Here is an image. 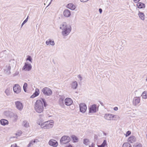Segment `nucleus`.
<instances>
[{
	"label": "nucleus",
	"mask_w": 147,
	"mask_h": 147,
	"mask_svg": "<svg viewBox=\"0 0 147 147\" xmlns=\"http://www.w3.org/2000/svg\"><path fill=\"white\" fill-rule=\"evenodd\" d=\"M140 0H133L135 3H137Z\"/></svg>",
	"instance_id": "obj_42"
},
{
	"label": "nucleus",
	"mask_w": 147,
	"mask_h": 147,
	"mask_svg": "<svg viewBox=\"0 0 147 147\" xmlns=\"http://www.w3.org/2000/svg\"><path fill=\"white\" fill-rule=\"evenodd\" d=\"M5 93L6 94V95L7 96H9L10 95V89L9 88H7L5 91Z\"/></svg>",
	"instance_id": "obj_33"
},
{
	"label": "nucleus",
	"mask_w": 147,
	"mask_h": 147,
	"mask_svg": "<svg viewBox=\"0 0 147 147\" xmlns=\"http://www.w3.org/2000/svg\"><path fill=\"white\" fill-rule=\"evenodd\" d=\"M102 145V146H103L105 147V146L106 145H107V141L106 140H104L103 143L101 144Z\"/></svg>",
	"instance_id": "obj_38"
},
{
	"label": "nucleus",
	"mask_w": 147,
	"mask_h": 147,
	"mask_svg": "<svg viewBox=\"0 0 147 147\" xmlns=\"http://www.w3.org/2000/svg\"><path fill=\"white\" fill-rule=\"evenodd\" d=\"M67 7L71 10H74L76 8V6L72 3L68 4L67 6Z\"/></svg>",
	"instance_id": "obj_16"
},
{
	"label": "nucleus",
	"mask_w": 147,
	"mask_h": 147,
	"mask_svg": "<svg viewBox=\"0 0 147 147\" xmlns=\"http://www.w3.org/2000/svg\"><path fill=\"white\" fill-rule=\"evenodd\" d=\"M11 66L9 65L6 66L5 69V71L7 74H11Z\"/></svg>",
	"instance_id": "obj_17"
},
{
	"label": "nucleus",
	"mask_w": 147,
	"mask_h": 147,
	"mask_svg": "<svg viewBox=\"0 0 147 147\" xmlns=\"http://www.w3.org/2000/svg\"><path fill=\"white\" fill-rule=\"evenodd\" d=\"M39 94V90L38 89H36L35 92L31 96V98H34L38 96Z\"/></svg>",
	"instance_id": "obj_18"
},
{
	"label": "nucleus",
	"mask_w": 147,
	"mask_h": 147,
	"mask_svg": "<svg viewBox=\"0 0 147 147\" xmlns=\"http://www.w3.org/2000/svg\"><path fill=\"white\" fill-rule=\"evenodd\" d=\"M122 147H131V146L130 144L126 142L123 144Z\"/></svg>",
	"instance_id": "obj_29"
},
{
	"label": "nucleus",
	"mask_w": 147,
	"mask_h": 147,
	"mask_svg": "<svg viewBox=\"0 0 147 147\" xmlns=\"http://www.w3.org/2000/svg\"><path fill=\"white\" fill-rule=\"evenodd\" d=\"M18 146H17V145L16 144V146H15V147H17Z\"/></svg>",
	"instance_id": "obj_53"
},
{
	"label": "nucleus",
	"mask_w": 147,
	"mask_h": 147,
	"mask_svg": "<svg viewBox=\"0 0 147 147\" xmlns=\"http://www.w3.org/2000/svg\"><path fill=\"white\" fill-rule=\"evenodd\" d=\"M99 11L100 13H101L102 12V10L100 8L99 9Z\"/></svg>",
	"instance_id": "obj_43"
},
{
	"label": "nucleus",
	"mask_w": 147,
	"mask_h": 147,
	"mask_svg": "<svg viewBox=\"0 0 147 147\" xmlns=\"http://www.w3.org/2000/svg\"><path fill=\"white\" fill-rule=\"evenodd\" d=\"M96 112V105L95 104L92 105L89 108V113H93Z\"/></svg>",
	"instance_id": "obj_11"
},
{
	"label": "nucleus",
	"mask_w": 147,
	"mask_h": 147,
	"mask_svg": "<svg viewBox=\"0 0 147 147\" xmlns=\"http://www.w3.org/2000/svg\"><path fill=\"white\" fill-rule=\"evenodd\" d=\"M13 119L14 121H16L18 119V116L16 114H13Z\"/></svg>",
	"instance_id": "obj_32"
},
{
	"label": "nucleus",
	"mask_w": 147,
	"mask_h": 147,
	"mask_svg": "<svg viewBox=\"0 0 147 147\" xmlns=\"http://www.w3.org/2000/svg\"><path fill=\"white\" fill-rule=\"evenodd\" d=\"M28 17H27V18L26 19V20H24V21L22 23V24L21 27H22L23 26V25H24L27 22V21H28Z\"/></svg>",
	"instance_id": "obj_36"
},
{
	"label": "nucleus",
	"mask_w": 147,
	"mask_h": 147,
	"mask_svg": "<svg viewBox=\"0 0 147 147\" xmlns=\"http://www.w3.org/2000/svg\"><path fill=\"white\" fill-rule=\"evenodd\" d=\"M78 78L80 79V80L81 81L82 80V78L80 75H78Z\"/></svg>",
	"instance_id": "obj_41"
},
{
	"label": "nucleus",
	"mask_w": 147,
	"mask_h": 147,
	"mask_svg": "<svg viewBox=\"0 0 147 147\" xmlns=\"http://www.w3.org/2000/svg\"><path fill=\"white\" fill-rule=\"evenodd\" d=\"M136 141V138L134 136H131L128 139V142L131 143H133L135 142Z\"/></svg>",
	"instance_id": "obj_19"
},
{
	"label": "nucleus",
	"mask_w": 147,
	"mask_h": 147,
	"mask_svg": "<svg viewBox=\"0 0 147 147\" xmlns=\"http://www.w3.org/2000/svg\"><path fill=\"white\" fill-rule=\"evenodd\" d=\"M60 28L62 30V34L64 36L68 35L71 30V27L67 25L65 22L63 23L60 26Z\"/></svg>",
	"instance_id": "obj_2"
},
{
	"label": "nucleus",
	"mask_w": 147,
	"mask_h": 147,
	"mask_svg": "<svg viewBox=\"0 0 147 147\" xmlns=\"http://www.w3.org/2000/svg\"><path fill=\"white\" fill-rule=\"evenodd\" d=\"M15 146H16V144H14L12 145H11V146L10 147H15Z\"/></svg>",
	"instance_id": "obj_46"
},
{
	"label": "nucleus",
	"mask_w": 147,
	"mask_h": 147,
	"mask_svg": "<svg viewBox=\"0 0 147 147\" xmlns=\"http://www.w3.org/2000/svg\"><path fill=\"white\" fill-rule=\"evenodd\" d=\"M138 16L139 18L142 20H144L145 19V15L144 13L141 12L140 11H139Z\"/></svg>",
	"instance_id": "obj_24"
},
{
	"label": "nucleus",
	"mask_w": 147,
	"mask_h": 147,
	"mask_svg": "<svg viewBox=\"0 0 147 147\" xmlns=\"http://www.w3.org/2000/svg\"><path fill=\"white\" fill-rule=\"evenodd\" d=\"M80 111L83 113H84L86 110L87 108L86 105L84 103H80L79 105Z\"/></svg>",
	"instance_id": "obj_6"
},
{
	"label": "nucleus",
	"mask_w": 147,
	"mask_h": 147,
	"mask_svg": "<svg viewBox=\"0 0 147 147\" xmlns=\"http://www.w3.org/2000/svg\"><path fill=\"white\" fill-rule=\"evenodd\" d=\"M46 43L47 45H51L52 46H54L55 45L54 41L52 40L51 39H49L47 40Z\"/></svg>",
	"instance_id": "obj_22"
},
{
	"label": "nucleus",
	"mask_w": 147,
	"mask_h": 147,
	"mask_svg": "<svg viewBox=\"0 0 147 147\" xmlns=\"http://www.w3.org/2000/svg\"><path fill=\"white\" fill-rule=\"evenodd\" d=\"M14 92L17 94L21 92V88L18 84H16L13 87Z\"/></svg>",
	"instance_id": "obj_8"
},
{
	"label": "nucleus",
	"mask_w": 147,
	"mask_h": 147,
	"mask_svg": "<svg viewBox=\"0 0 147 147\" xmlns=\"http://www.w3.org/2000/svg\"><path fill=\"white\" fill-rule=\"evenodd\" d=\"M6 51V50H4V51H2V52H4H4H5Z\"/></svg>",
	"instance_id": "obj_52"
},
{
	"label": "nucleus",
	"mask_w": 147,
	"mask_h": 147,
	"mask_svg": "<svg viewBox=\"0 0 147 147\" xmlns=\"http://www.w3.org/2000/svg\"><path fill=\"white\" fill-rule=\"evenodd\" d=\"M28 58L26 59V60L30 61L31 63H32V59L30 56H28Z\"/></svg>",
	"instance_id": "obj_37"
},
{
	"label": "nucleus",
	"mask_w": 147,
	"mask_h": 147,
	"mask_svg": "<svg viewBox=\"0 0 147 147\" xmlns=\"http://www.w3.org/2000/svg\"><path fill=\"white\" fill-rule=\"evenodd\" d=\"M89 140L87 139H84L83 140V143L86 146L89 144Z\"/></svg>",
	"instance_id": "obj_28"
},
{
	"label": "nucleus",
	"mask_w": 147,
	"mask_h": 147,
	"mask_svg": "<svg viewBox=\"0 0 147 147\" xmlns=\"http://www.w3.org/2000/svg\"><path fill=\"white\" fill-rule=\"evenodd\" d=\"M141 96L142 98L144 99L147 98V91H144L142 93Z\"/></svg>",
	"instance_id": "obj_27"
},
{
	"label": "nucleus",
	"mask_w": 147,
	"mask_h": 147,
	"mask_svg": "<svg viewBox=\"0 0 147 147\" xmlns=\"http://www.w3.org/2000/svg\"><path fill=\"white\" fill-rule=\"evenodd\" d=\"M78 83L75 81L72 82L71 84V87L74 89H76L78 87Z\"/></svg>",
	"instance_id": "obj_21"
},
{
	"label": "nucleus",
	"mask_w": 147,
	"mask_h": 147,
	"mask_svg": "<svg viewBox=\"0 0 147 147\" xmlns=\"http://www.w3.org/2000/svg\"><path fill=\"white\" fill-rule=\"evenodd\" d=\"M70 141V137L67 136H63L60 139V143L61 144H66Z\"/></svg>",
	"instance_id": "obj_4"
},
{
	"label": "nucleus",
	"mask_w": 147,
	"mask_h": 147,
	"mask_svg": "<svg viewBox=\"0 0 147 147\" xmlns=\"http://www.w3.org/2000/svg\"><path fill=\"white\" fill-rule=\"evenodd\" d=\"M63 101L64 98H63L61 97L59 98V103L60 106L62 107L64 106Z\"/></svg>",
	"instance_id": "obj_25"
},
{
	"label": "nucleus",
	"mask_w": 147,
	"mask_h": 147,
	"mask_svg": "<svg viewBox=\"0 0 147 147\" xmlns=\"http://www.w3.org/2000/svg\"><path fill=\"white\" fill-rule=\"evenodd\" d=\"M41 128L44 129H50L52 128L53 126L54 121L51 120L50 122L49 121H45L43 123H39Z\"/></svg>",
	"instance_id": "obj_3"
},
{
	"label": "nucleus",
	"mask_w": 147,
	"mask_h": 147,
	"mask_svg": "<svg viewBox=\"0 0 147 147\" xmlns=\"http://www.w3.org/2000/svg\"><path fill=\"white\" fill-rule=\"evenodd\" d=\"M133 104L134 106H136L140 102L139 97H136L134 98L133 100Z\"/></svg>",
	"instance_id": "obj_13"
},
{
	"label": "nucleus",
	"mask_w": 147,
	"mask_h": 147,
	"mask_svg": "<svg viewBox=\"0 0 147 147\" xmlns=\"http://www.w3.org/2000/svg\"><path fill=\"white\" fill-rule=\"evenodd\" d=\"M98 147H104L102 144L98 146Z\"/></svg>",
	"instance_id": "obj_48"
},
{
	"label": "nucleus",
	"mask_w": 147,
	"mask_h": 147,
	"mask_svg": "<svg viewBox=\"0 0 147 147\" xmlns=\"http://www.w3.org/2000/svg\"><path fill=\"white\" fill-rule=\"evenodd\" d=\"M36 142L35 140L31 141L30 142H29V144L28 145V147H30L31 146H32L34 144V143H35Z\"/></svg>",
	"instance_id": "obj_31"
},
{
	"label": "nucleus",
	"mask_w": 147,
	"mask_h": 147,
	"mask_svg": "<svg viewBox=\"0 0 147 147\" xmlns=\"http://www.w3.org/2000/svg\"><path fill=\"white\" fill-rule=\"evenodd\" d=\"M45 107L47 105L46 102L44 99L36 100L35 105L34 108L36 111L38 113H40L43 111V105Z\"/></svg>",
	"instance_id": "obj_1"
},
{
	"label": "nucleus",
	"mask_w": 147,
	"mask_h": 147,
	"mask_svg": "<svg viewBox=\"0 0 147 147\" xmlns=\"http://www.w3.org/2000/svg\"><path fill=\"white\" fill-rule=\"evenodd\" d=\"M114 115L111 114H106L104 116V118L108 120H111L114 117Z\"/></svg>",
	"instance_id": "obj_12"
},
{
	"label": "nucleus",
	"mask_w": 147,
	"mask_h": 147,
	"mask_svg": "<svg viewBox=\"0 0 147 147\" xmlns=\"http://www.w3.org/2000/svg\"><path fill=\"white\" fill-rule=\"evenodd\" d=\"M71 138L74 140V142H77L78 141V138L77 137L74 135H72L71 136Z\"/></svg>",
	"instance_id": "obj_30"
},
{
	"label": "nucleus",
	"mask_w": 147,
	"mask_h": 147,
	"mask_svg": "<svg viewBox=\"0 0 147 147\" xmlns=\"http://www.w3.org/2000/svg\"><path fill=\"white\" fill-rule=\"evenodd\" d=\"M0 123L1 125L5 126L8 124V121L7 120L2 119L0 120Z\"/></svg>",
	"instance_id": "obj_20"
},
{
	"label": "nucleus",
	"mask_w": 147,
	"mask_h": 147,
	"mask_svg": "<svg viewBox=\"0 0 147 147\" xmlns=\"http://www.w3.org/2000/svg\"><path fill=\"white\" fill-rule=\"evenodd\" d=\"M146 81H147V76L146 78Z\"/></svg>",
	"instance_id": "obj_54"
},
{
	"label": "nucleus",
	"mask_w": 147,
	"mask_h": 147,
	"mask_svg": "<svg viewBox=\"0 0 147 147\" xmlns=\"http://www.w3.org/2000/svg\"><path fill=\"white\" fill-rule=\"evenodd\" d=\"M63 14L65 17H68L71 15V12L69 10L66 9L64 11Z\"/></svg>",
	"instance_id": "obj_15"
},
{
	"label": "nucleus",
	"mask_w": 147,
	"mask_h": 147,
	"mask_svg": "<svg viewBox=\"0 0 147 147\" xmlns=\"http://www.w3.org/2000/svg\"><path fill=\"white\" fill-rule=\"evenodd\" d=\"M65 147H72V146L71 145L69 144L68 146H66Z\"/></svg>",
	"instance_id": "obj_45"
},
{
	"label": "nucleus",
	"mask_w": 147,
	"mask_h": 147,
	"mask_svg": "<svg viewBox=\"0 0 147 147\" xmlns=\"http://www.w3.org/2000/svg\"><path fill=\"white\" fill-rule=\"evenodd\" d=\"M22 124L24 127L27 128L29 127V123L27 121L25 120L23 122Z\"/></svg>",
	"instance_id": "obj_26"
},
{
	"label": "nucleus",
	"mask_w": 147,
	"mask_h": 147,
	"mask_svg": "<svg viewBox=\"0 0 147 147\" xmlns=\"http://www.w3.org/2000/svg\"><path fill=\"white\" fill-rule=\"evenodd\" d=\"M137 6L139 8L142 9L145 7V5L142 3H138L137 4Z\"/></svg>",
	"instance_id": "obj_23"
},
{
	"label": "nucleus",
	"mask_w": 147,
	"mask_h": 147,
	"mask_svg": "<svg viewBox=\"0 0 147 147\" xmlns=\"http://www.w3.org/2000/svg\"><path fill=\"white\" fill-rule=\"evenodd\" d=\"M131 132L130 131H128L127 132L126 136H129V135H130L131 134Z\"/></svg>",
	"instance_id": "obj_40"
},
{
	"label": "nucleus",
	"mask_w": 147,
	"mask_h": 147,
	"mask_svg": "<svg viewBox=\"0 0 147 147\" xmlns=\"http://www.w3.org/2000/svg\"><path fill=\"white\" fill-rule=\"evenodd\" d=\"M53 0H51V1H50V3H49V4L48 5V6L50 4H51V2Z\"/></svg>",
	"instance_id": "obj_51"
},
{
	"label": "nucleus",
	"mask_w": 147,
	"mask_h": 147,
	"mask_svg": "<svg viewBox=\"0 0 147 147\" xmlns=\"http://www.w3.org/2000/svg\"><path fill=\"white\" fill-rule=\"evenodd\" d=\"M27 84L26 83H25L23 85V89L24 90V91L25 92H26V88L27 87Z\"/></svg>",
	"instance_id": "obj_34"
},
{
	"label": "nucleus",
	"mask_w": 147,
	"mask_h": 147,
	"mask_svg": "<svg viewBox=\"0 0 147 147\" xmlns=\"http://www.w3.org/2000/svg\"><path fill=\"white\" fill-rule=\"evenodd\" d=\"M42 92L46 96H50L52 94V92L51 90L48 87H45L42 89Z\"/></svg>",
	"instance_id": "obj_5"
},
{
	"label": "nucleus",
	"mask_w": 147,
	"mask_h": 147,
	"mask_svg": "<svg viewBox=\"0 0 147 147\" xmlns=\"http://www.w3.org/2000/svg\"><path fill=\"white\" fill-rule=\"evenodd\" d=\"M19 74V71L18 69L17 70L15 73L13 74V76H16L18 75Z\"/></svg>",
	"instance_id": "obj_35"
},
{
	"label": "nucleus",
	"mask_w": 147,
	"mask_h": 147,
	"mask_svg": "<svg viewBox=\"0 0 147 147\" xmlns=\"http://www.w3.org/2000/svg\"><path fill=\"white\" fill-rule=\"evenodd\" d=\"M16 106L17 109L21 111L23 108L22 103L19 101H17L15 102Z\"/></svg>",
	"instance_id": "obj_9"
},
{
	"label": "nucleus",
	"mask_w": 147,
	"mask_h": 147,
	"mask_svg": "<svg viewBox=\"0 0 147 147\" xmlns=\"http://www.w3.org/2000/svg\"><path fill=\"white\" fill-rule=\"evenodd\" d=\"M49 144L53 147H57L58 145L57 142L55 140L51 139L49 142Z\"/></svg>",
	"instance_id": "obj_7"
},
{
	"label": "nucleus",
	"mask_w": 147,
	"mask_h": 147,
	"mask_svg": "<svg viewBox=\"0 0 147 147\" xmlns=\"http://www.w3.org/2000/svg\"><path fill=\"white\" fill-rule=\"evenodd\" d=\"M134 146L135 147H142V145L140 144H135Z\"/></svg>",
	"instance_id": "obj_39"
},
{
	"label": "nucleus",
	"mask_w": 147,
	"mask_h": 147,
	"mask_svg": "<svg viewBox=\"0 0 147 147\" xmlns=\"http://www.w3.org/2000/svg\"><path fill=\"white\" fill-rule=\"evenodd\" d=\"M73 102V101L70 98H67L65 100V104L67 106L71 105Z\"/></svg>",
	"instance_id": "obj_14"
},
{
	"label": "nucleus",
	"mask_w": 147,
	"mask_h": 147,
	"mask_svg": "<svg viewBox=\"0 0 147 147\" xmlns=\"http://www.w3.org/2000/svg\"><path fill=\"white\" fill-rule=\"evenodd\" d=\"M118 109V107H116L114 108V110L115 111H117Z\"/></svg>",
	"instance_id": "obj_47"
},
{
	"label": "nucleus",
	"mask_w": 147,
	"mask_h": 147,
	"mask_svg": "<svg viewBox=\"0 0 147 147\" xmlns=\"http://www.w3.org/2000/svg\"><path fill=\"white\" fill-rule=\"evenodd\" d=\"M99 102H100V104H101V105L103 106V103L102 102L100 101H99Z\"/></svg>",
	"instance_id": "obj_49"
},
{
	"label": "nucleus",
	"mask_w": 147,
	"mask_h": 147,
	"mask_svg": "<svg viewBox=\"0 0 147 147\" xmlns=\"http://www.w3.org/2000/svg\"><path fill=\"white\" fill-rule=\"evenodd\" d=\"M94 144L93 143H92L91 145L89 146V147H94Z\"/></svg>",
	"instance_id": "obj_44"
},
{
	"label": "nucleus",
	"mask_w": 147,
	"mask_h": 147,
	"mask_svg": "<svg viewBox=\"0 0 147 147\" xmlns=\"http://www.w3.org/2000/svg\"><path fill=\"white\" fill-rule=\"evenodd\" d=\"M8 111H5V112H4V114H5V115H6V113H8Z\"/></svg>",
	"instance_id": "obj_50"
},
{
	"label": "nucleus",
	"mask_w": 147,
	"mask_h": 147,
	"mask_svg": "<svg viewBox=\"0 0 147 147\" xmlns=\"http://www.w3.org/2000/svg\"><path fill=\"white\" fill-rule=\"evenodd\" d=\"M32 68V65L30 64H27L25 63L24 65L22 68L23 70L29 71Z\"/></svg>",
	"instance_id": "obj_10"
}]
</instances>
